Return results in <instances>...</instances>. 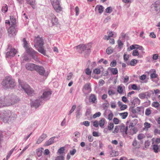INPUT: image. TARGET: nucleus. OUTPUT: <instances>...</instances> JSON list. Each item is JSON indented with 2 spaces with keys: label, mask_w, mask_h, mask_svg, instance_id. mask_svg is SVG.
Returning <instances> with one entry per match:
<instances>
[{
  "label": "nucleus",
  "mask_w": 160,
  "mask_h": 160,
  "mask_svg": "<svg viewBox=\"0 0 160 160\" xmlns=\"http://www.w3.org/2000/svg\"><path fill=\"white\" fill-rule=\"evenodd\" d=\"M52 93L51 91L48 90H45L43 92L42 95L41 96V99H44L48 98Z\"/></svg>",
  "instance_id": "13"
},
{
  "label": "nucleus",
  "mask_w": 160,
  "mask_h": 160,
  "mask_svg": "<svg viewBox=\"0 0 160 160\" xmlns=\"http://www.w3.org/2000/svg\"><path fill=\"white\" fill-rule=\"evenodd\" d=\"M117 92L120 94H122L123 92V89L122 87L118 86L117 88Z\"/></svg>",
  "instance_id": "40"
},
{
  "label": "nucleus",
  "mask_w": 160,
  "mask_h": 160,
  "mask_svg": "<svg viewBox=\"0 0 160 160\" xmlns=\"http://www.w3.org/2000/svg\"><path fill=\"white\" fill-rule=\"evenodd\" d=\"M112 11V9L110 7L107 8L106 9V12L108 13H111Z\"/></svg>",
  "instance_id": "58"
},
{
  "label": "nucleus",
  "mask_w": 160,
  "mask_h": 160,
  "mask_svg": "<svg viewBox=\"0 0 160 160\" xmlns=\"http://www.w3.org/2000/svg\"><path fill=\"white\" fill-rule=\"evenodd\" d=\"M27 3L31 5L32 7L35 4V0H26Z\"/></svg>",
  "instance_id": "29"
},
{
  "label": "nucleus",
  "mask_w": 160,
  "mask_h": 160,
  "mask_svg": "<svg viewBox=\"0 0 160 160\" xmlns=\"http://www.w3.org/2000/svg\"><path fill=\"white\" fill-rule=\"evenodd\" d=\"M105 83L104 81L102 79H100L99 81L98 84L99 86H102Z\"/></svg>",
  "instance_id": "62"
},
{
  "label": "nucleus",
  "mask_w": 160,
  "mask_h": 160,
  "mask_svg": "<svg viewBox=\"0 0 160 160\" xmlns=\"http://www.w3.org/2000/svg\"><path fill=\"white\" fill-rule=\"evenodd\" d=\"M17 117V115L10 111H5L2 114V119L4 123L14 120Z\"/></svg>",
  "instance_id": "4"
},
{
  "label": "nucleus",
  "mask_w": 160,
  "mask_h": 160,
  "mask_svg": "<svg viewBox=\"0 0 160 160\" xmlns=\"http://www.w3.org/2000/svg\"><path fill=\"white\" fill-rule=\"evenodd\" d=\"M36 65L32 63H27L26 64L25 67L26 69L28 70L31 71L35 70L36 68Z\"/></svg>",
  "instance_id": "10"
},
{
  "label": "nucleus",
  "mask_w": 160,
  "mask_h": 160,
  "mask_svg": "<svg viewBox=\"0 0 160 160\" xmlns=\"http://www.w3.org/2000/svg\"><path fill=\"white\" fill-rule=\"evenodd\" d=\"M117 64V62L115 60H113L111 62L110 64V66L111 67H115L116 66Z\"/></svg>",
  "instance_id": "54"
},
{
  "label": "nucleus",
  "mask_w": 160,
  "mask_h": 160,
  "mask_svg": "<svg viewBox=\"0 0 160 160\" xmlns=\"http://www.w3.org/2000/svg\"><path fill=\"white\" fill-rule=\"evenodd\" d=\"M101 71L99 68H96L93 70V72L96 74H98L100 73Z\"/></svg>",
  "instance_id": "38"
},
{
  "label": "nucleus",
  "mask_w": 160,
  "mask_h": 160,
  "mask_svg": "<svg viewBox=\"0 0 160 160\" xmlns=\"http://www.w3.org/2000/svg\"><path fill=\"white\" fill-rule=\"evenodd\" d=\"M145 135L143 133H141L139 134L137 136L138 140L141 141L145 138Z\"/></svg>",
  "instance_id": "26"
},
{
  "label": "nucleus",
  "mask_w": 160,
  "mask_h": 160,
  "mask_svg": "<svg viewBox=\"0 0 160 160\" xmlns=\"http://www.w3.org/2000/svg\"><path fill=\"white\" fill-rule=\"evenodd\" d=\"M55 138V137L51 138L48 141H47L45 144V146H48L54 142V140Z\"/></svg>",
  "instance_id": "18"
},
{
  "label": "nucleus",
  "mask_w": 160,
  "mask_h": 160,
  "mask_svg": "<svg viewBox=\"0 0 160 160\" xmlns=\"http://www.w3.org/2000/svg\"><path fill=\"white\" fill-rule=\"evenodd\" d=\"M119 128L120 132L123 135L128 134V127H126L123 124L119 125Z\"/></svg>",
  "instance_id": "12"
},
{
  "label": "nucleus",
  "mask_w": 160,
  "mask_h": 160,
  "mask_svg": "<svg viewBox=\"0 0 160 160\" xmlns=\"http://www.w3.org/2000/svg\"><path fill=\"white\" fill-rule=\"evenodd\" d=\"M153 72L151 74L150 77L151 78H154L157 77L158 75L156 74V72L155 70H153Z\"/></svg>",
  "instance_id": "28"
},
{
  "label": "nucleus",
  "mask_w": 160,
  "mask_h": 160,
  "mask_svg": "<svg viewBox=\"0 0 160 160\" xmlns=\"http://www.w3.org/2000/svg\"><path fill=\"white\" fill-rule=\"evenodd\" d=\"M108 93L109 96H111L115 94L114 91L112 89H110L108 90Z\"/></svg>",
  "instance_id": "48"
},
{
  "label": "nucleus",
  "mask_w": 160,
  "mask_h": 160,
  "mask_svg": "<svg viewBox=\"0 0 160 160\" xmlns=\"http://www.w3.org/2000/svg\"><path fill=\"white\" fill-rule=\"evenodd\" d=\"M160 106L159 103L158 102H154L152 104V106L157 109Z\"/></svg>",
  "instance_id": "27"
},
{
  "label": "nucleus",
  "mask_w": 160,
  "mask_h": 160,
  "mask_svg": "<svg viewBox=\"0 0 160 160\" xmlns=\"http://www.w3.org/2000/svg\"><path fill=\"white\" fill-rule=\"evenodd\" d=\"M113 117V114L111 111L110 113L108 115V118L109 120H111L112 119Z\"/></svg>",
  "instance_id": "41"
},
{
  "label": "nucleus",
  "mask_w": 160,
  "mask_h": 160,
  "mask_svg": "<svg viewBox=\"0 0 160 160\" xmlns=\"http://www.w3.org/2000/svg\"><path fill=\"white\" fill-rule=\"evenodd\" d=\"M113 51V49L112 48L109 47L106 50V52L108 54H111Z\"/></svg>",
  "instance_id": "30"
},
{
  "label": "nucleus",
  "mask_w": 160,
  "mask_h": 160,
  "mask_svg": "<svg viewBox=\"0 0 160 160\" xmlns=\"http://www.w3.org/2000/svg\"><path fill=\"white\" fill-rule=\"evenodd\" d=\"M153 148L155 152H158L159 148L157 145H154L153 146Z\"/></svg>",
  "instance_id": "37"
},
{
  "label": "nucleus",
  "mask_w": 160,
  "mask_h": 160,
  "mask_svg": "<svg viewBox=\"0 0 160 160\" xmlns=\"http://www.w3.org/2000/svg\"><path fill=\"white\" fill-rule=\"evenodd\" d=\"M36 102H34V103H33L32 105L33 106L35 107L36 108H38L40 105V102L38 101H36Z\"/></svg>",
  "instance_id": "43"
},
{
  "label": "nucleus",
  "mask_w": 160,
  "mask_h": 160,
  "mask_svg": "<svg viewBox=\"0 0 160 160\" xmlns=\"http://www.w3.org/2000/svg\"><path fill=\"white\" fill-rule=\"evenodd\" d=\"M98 125L99 122L97 121L96 120L93 123V125L94 126L97 128L98 126Z\"/></svg>",
  "instance_id": "64"
},
{
  "label": "nucleus",
  "mask_w": 160,
  "mask_h": 160,
  "mask_svg": "<svg viewBox=\"0 0 160 160\" xmlns=\"http://www.w3.org/2000/svg\"><path fill=\"white\" fill-rule=\"evenodd\" d=\"M82 44H80L75 47L77 49V51L80 52H82V51H84V49L82 48Z\"/></svg>",
  "instance_id": "24"
},
{
  "label": "nucleus",
  "mask_w": 160,
  "mask_h": 160,
  "mask_svg": "<svg viewBox=\"0 0 160 160\" xmlns=\"http://www.w3.org/2000/svg\"><path fill=\"white\" fill-rule=\"evenodd\" d=\"M51 4L54 10L57 12L62 11V8L60 4V0H50Z\"/></svg>",
  "instance_id": "7"
},
{
  "label": "nucleus",
  "mask_w": 160,
  "mask_h": 160,
  "mask_svg": "<svg viewBox=\"0 0 160 160\" xmlns=\"http://www.w3.org/2000/svg\"><path fill=\"white\" fill-rule=\"evenodd\" d=\"M84 88L86 90L89 91L90 92L92 91V88L91 87V84L90 83H87L84 86Z\"/></svg>",
  "instance_id": "19"
},
{
  "label": "nucleus",
  "mask_w": 160,
  "mask_h": 160,
  "mask_svg": "<svg viewBox=\"0 0 160 160\" xmlns=\"http://www.w3.org/2000/svg\"><path fill=\"white\" fill-rule=\"evenodd\" d=\"M2 84L5 88H12L15 85L14 80L9 76L5 77L2 82Z\"/></svg>",
  "instance_id": "3"
},
{
  "label": "nucleus",
  "mask_w": 160,
  "mask_h": 160,
  "mask_svg": "<svg viewBox=\"0 0 160 160\" xmlns=\"http://www.w3.org/2000/svg\"><path fill=\"white\" fill-rule=\"evenodd\" d=\"M10 20L11 22V25H13L15 26L16 23V20L15 18H14L13 17H10Z\"/></svg>",
  "instance_id": "31"
},
{
  "label": "nucleus",
  "mask_w": 160,
  "mask_h": 160,
  "mask_svg": "<svg viewBox=\"0 0 160 160\" xmlns=\"http://www.w3.org/2000/svg\"><path fill=\"white\" fill-rule=\"evenodd\" d=\"M129 58V55L127 54L124 53L123 54V58L125 61H127Z\"/></svg>",
  "instance_id": "52"
},
{
  "label": "nucleus",
  "mask_w": 160,
  "mask_h": 160,
  "mask_svg": "<svg viewBox=\"0 0 160 160\" xmlns=\"http://www.w3.org/2000/svg\"><path fill=\"white\" fill-rule=\"evenodd\" d=\"M101 115V113L100 112L96 113L93 116V118H95L97 117H99Z\"/></svg>",
  "instance_id": "42"
},
{
  "label": "nucleus",
  "mask_w": 160,
  "mask_h": 160,
  "mask_svg": "<svg viewBox=\"0 0 160 160\" xmlns=\"http://www.w3.org/2000/svg\"><path fill=\"white\" fill-rule=\"evenodd\" d=\"M75 12H76V16L78 15L79 12V9L78 6H76L75 8Z\"/></svg>",
  "instance_id": "55"
},
{
  "label": "nucleus",
  "mask_w": 160,
  "mask_h": 160,
  "mask_svg": "<svg viewBox=\"0 0 160 160\" xmlns=\"http://www.w3.org/2000/svg\"><path fill=\"white\" fill-rule=\"evenodd\" d=\"M8 8L7 5L5 4L4 6L2 7V12L6 13L8 11Z\"/></svg>",
  "instance_id": "32"
},
{
  "label": "nucleus",
  "mask_w": 160,
  "mask_h": 160,
  "mask_svg": "<svg viewBox=\"0 0 160 160\" xmlns=\"http://www.w3.org/2000/svg\"><path fill=\"white\" fill-rule=\"evenodd\" d=\"M83 124L85 126L88 127L90 125V122L88 121H85L83 122Z\"/></svg>",
  "instance_id": "63"
},
{
  "label": "nucleus",
  "mask_w": 160,
  "mask_h": 160,
  "mask_svg": "<svg viewBox=\"0 0 160 160\" xmlns=\"http://www.w3.org/2000/svg\"><path fill=\"white\" fill-rule=\"evenodd\" d=\"M16 97L11 95H9L4 98H0V107L10 106L19 100Z\"/></svg>",
  "instance_id": "1"
},
{
  "label": "nucleus",
  "mask_w": 160,
  "mask_h": 160,
  "mask_svg": "<svg viewBox=\"0 0 160 160\" xmlns=\"http://www.w3.org/2000/svg\"><path fill=\"white\" fill-rule=\"evenodd\" d=\"M23 41L24 43V47L25 48L27 52L31 55L33 59H34L35 55L38 53V52L34 51L32 48L28 47V43L25 38H23Z\"/></svg>",
  "instance_id": "5"
},
{
  "label": "nucleus",
  "mask_w": 160,
  "mask_h": 160,
  "mask_svg": "<svg viewBox=\"0 0 160 160\" xmlns=\"http://www.w3.org/2000/svg\"><path fill=\"white\" fill-rule=\"evenodd\" d=\"M111 107L112 108H115L116 107V104L115 102H111Z\"/></svg>",
  "instance_id": "53"
},
{
  "label": "nucleus",
  "mask_w": 160,
  "mask_h": 160,
  "mask_svg": "<svg viewBox=\"0 0 160 160\" xmlns=\"http://www.w3.org/2000/svg\"><path fill=\"white\" fill-rule=\"evenodd\" d=\"M154 7L156 11H160V2L159 1H156L154 4Z\"/></svg>",
  "instance_id": "15"
},
{
  "label": "nucleus",
  "mask_w": 160,
  "mask_h": 160,
  "mask_svg": "<svg viewBox=\"0 0 160 160\" xmlns=\"http://www.w3.org/2000/svg\"><path fill=\"white\" fill-rule=\"evenodd\" d=\"M97 99V97L94 94H91L89 97V101L92 103H95V101H96Z\"/></svg>",
  "instance_id": "14"
},
{
  "label": "nucleus",
  "mask_w": 160,
  "mask_h": 160,
  "mask_svg": "<svg viewBox=\"0 0 160 160\" xmlns=\"http://www.w3.org/2000/svg\"><path fill=\"white\" fill-rule=\"evenodd\" d=\"M34 42V46L37 48L38 51L40 53L45 55L46 54V50L44 49L43 46L44 42L43 39L38 36L37 37H35Z\"/></svg>",
  "instance_id": "2"
},
{
  "label": "nucleus",
  "mask_w": 160,
  "mask_h": 160,
  "mask_svg": "<svg viewBox=\"0 0 160 160\" xmlns=\"http://www.w3.org/2000/svg\"><path fill=\"white\" fill-rule=\"evenodd\" d=\"M17 52V51L15 49L11 48L10 49V50L7 52L6 56L7 57H14Z\"/></svg>",
  "instance_id": "11"
},
{
  "label": "nucleus",
  "mask_w": 160,
  "mask_h": 160,
  "mask_svg": "<svg viewBox=\"0 0 160 160\" xmlns=\"http://www.w3.org/2000/svg\"><path fill=\"white\" fill-rule=\"evenodd\" d=\"M132 55L134 56H138L139 55V52L136 50H134L132 53Z\"/></svg>",
  "instance_id": "44"
},
{
  "label": "nucleus",
  "mask_w": 160,
  "mask_h": 160,
  "mask_svg": "<svg viewBox=\"0 0 160 160\" xmlns=\"http://www.w3.org/2000/svg\"><path fill=\"white\" fill-rule=\"evenodd\" d=\"M105 119L103 118L101 119L99 122V125L100 127L102 128H103V126L105 124Z\"/></svg>",
  "instance_id": "22"
},
{
  "label": "nucleus",
  "mask_w": 160,
  "mask_h": 160,
  "mask_svg": "<svg viewBox=\"0 0 160 160\" xmlns=\"http://www.w3.org/2000/svg\"><path fill=\"white\" fill-rule=\"evenodd\" d=\"M155 134H160V130L157 128L155 129L154 131Z\"/></svg>",
  "instance_id": "61"
},
{
  "label": "nucleus",
  "mask_w": 160,
  "mask_h": 160,
  "mask_svg": "<svg viewBox=\"0 0 160 160\" xmlns=\"http://www.w3.org/2000/svg\"><path fill=\"white\" fill-rule=\"evenodd\" d=\"M137 63V60L135 59L131 60L130 63V65L132 66H135Z\"/></svg>",
  "instance_id": "36"
},
{
  "label": "nucleus",
  "mask_w": 160,
  "mask_h": 160,
  "mask_svg": "<svg viewBox=\"0 0 160 160\" xmlns=\"http://www.w3.org/2000/svg\"><path fill=\"white\" fill-rule=\"evenodd\" d=\"M118 103L121 110H124L126 109L128 107L126 105L123 104L120 101H118Z\"/></svg>",
  "instance_id": "16"
},
{
  "label": "nucleus",
  "mask_w": 160,
  "mask_h": 160,
  "mask_svg": "<svg viewBox=\"0 0 160 160\" xmlns=\"http://www.w3.org/2000/svg\"><path fill=\"white\" fill-rule=\"evenodd\" d=\"M52 19L51 20V22L52 24L54 25H57L58 23V19L53 14L52 15Z\"/></svg>",
  "instance_id": "21"
},
{
  "label": "nucleus",
  "mask_w": 160,
  "mask_h": 160,
  "mask_svg": "<svg viewBox=\"0 0 160 160\" xmlns=\"http://www.w3.org/2000/svg\"><path fill=\"white\" fill-rule=\"evenodd\" d=\"M64 157L62 156H58L56 158L55 160H64Z\"/></svg>",
  "instance_id": "50"
},
{
  "label": "nucleus",
  "mask_w": 160,
  "mask_h": 160,
  "mask_svg": "<svg viewBox=\"0 0 160 160\" xmlns=\"http://www.w3.org/2000/svg\"><path fill=\"white\" fill-rule=\"evenodd\" d=\"M76 152V150L75 149H73L72 150L70 151V154L71 155L73 156V155Z\"/></svg>",
  "instance_id": "56"
},
{
  "label": "nucleus",
  "mask_w": 160,
  "mask_h": 160,
  "mask_svg": "<svg viewBox=\"0 0 160 160\" xmlns=\"http://www.w3.org/2000/svg\"><path fill=\"white\" fill-rule=\"evenodd\" d=\"M119 114L121 116L122 119H125L128 116V113L127 112H126L123 113H120Z\"/></svg>",
  "instance_id": "25"
},
{
  "label": "nucleus",
  "mask_w": 160,
  "mask_h": 160,
  "mask_svg": "<svg viewBox=\"0 0 160 160\" xmlns=\"http://www.w3.org/2000/svg\"><path fill=\"white\" fill-rule=\"evenodd\" d=\"M103 7L102 6H100L98 7V11L100 13H102L103 11Z\"/></svg>",
  "instance_id": "45"
},
{
  "label": "nucleus",
  "mask_w": 160,
  "mask_h": 160,
  "mask_svg": "<svg viewBox=\"0 0 160 160\" xmlns=\"http://www.w3.org/2000/svg\"><path fill=\"white\" fill-rule=\"evenodd\" d=\"M119 129V126H116L113 132L115 133H118Z\"/></svg>",
  "instance_id": "46"
},
{
  "label": "nucleus",
  "mask_w": 160,
  "mask_h": 160,
  "mask_svg": "<svg viewBox=\"0 0 160 160\" xmlns=\"http://www.w3.org/2000/svg\"><path fill=\"white\" fill-rule=\"evenodd\" d=\"M144 127L143 128V130L145 131H148V129L151 127V124L150 123L146 122L144 124Z\"/></svg>",
  "instance_id": "20"
},
{
  "label": "nucleus",
  "mask_w": 160,
  "mask_h": 160,
  "mask_svg": "<svg viewBox=\"0 0 160 160\" xmlns=\"http://www.w3.org/2000/svg\"><path fill=\"white\" fill-rule=\"evenodd\" d=\"M76 106L75 105H73L72 108L71 110L70 111L69 114H70L74 111L75 110V108H76Z\"/></svg>",
  "instance_id": "49"
},
{
  "label": "nucleus",
  "mask_w": 160,
  "mask_h": 160,
  "mask_svg": "<svg viewBox=\"0 0 160 160\" xmlns=\"http://www.w3.org/2000/svg\"><path fill=\"white\" fill-rule=\"evenodd\" d=\"M111 72L114 74H116L118 72V69L117 68H111L110 69Z\"/></svg>",
  "instance_id": "33"
},
{
  "label": "nucleus",
  "mask_w": 160,
  "mask_h": 160,
  "mask_svg": "<svg viewBox=\"0 0 160 160\" xmlns=\"http://www.w3.org/2000/svg\"><path fill=\"white\" fill-rule=\"evenodd\" d=\"M35 71L39 73L41 75L43 76L44 75L45 76H47L48 75V74L47 75L45 74V71L43 67L42 66H39L37 65V66H36V68L35 69Z\"/></svg>",
  "instance_id": "9"
},
{
  "label": "nucleus",
  "mask_w": 160,
  "mask_h": 160,
  "mask_svg": "<svg viewBox=\"0 0 160 160\" xmlns=\"http://www.w3.org/2000/svg\"><path fill=\"white\" fill-rule=\"evenodd\" d=\"M137 123V120L136 119H134L133 120H132L131 122H130L129 125V128H130L131 127H134Z\"/></svg>",
  "instance_id": "23"
},
{
  "label": "nucleus",
  "mask_w": 160,
  "mask_h": 160,
  "mask_svg": "<svg viewBox=\"0 0 160 160\" xmlns=\"http://www.w3.org/2000/svg\"><path fill=\"white\" fill-rule=\"evenodd\" d=\"M8 35L10 37H12L16 35V31L15 28V26L11 25L8 30Z\"/></svg>",
  "instance_id": "8"
},
{
  "label": "nucleus",
  "mask_w": 160,
  "mask_h": 160,
  "mask_svg": "<svg viewBox=\"0 0 160 160\" xmlns=\"http://www.w3.org/2000/svg\"><path fill=\"white\" fill-rule=\"evenodd\" d=\"M114 125L112 123H110L109 124L108 128L109 130H112L114 128Z\"/></svg>",
  "instance_id": "34"
},
{
  "label": "nucleus",
  "mask_w": 160,
  "mask_h": 160,
  "mask_svg": "<svg viewBox=\"0 0 160 160\" xmlns=\"http://www.w3.org/2000/svg\"><path fill=\"white\" fill-rule=\"evenodd\" d=\"M132 130L133 131V132L131 133V134H134L136 133L138 131L137 128L135 127H134L132 129Z\"/></svg>",
  "instance_id": "60"
},
{
  "label": "nucleus",
  "mask_w": 160,
  "mask_h": 160,
  "mask_svg": "<svg viewBox=\"0 0 160 160\" xmlns=\"http://www.w3.org/2000/svg\"><path fill=\"white\" fill-rule=\"evenodd\" d=\"M82 48H83L84 49V51H86V52H88L91 48V46L90 44H88L87 45L82 44Z\"/></svg>",
  "instance_id": "17"
},
{
  "label": "nucleus",
  "mask_w": 160,
  "mask_h": 160,
  "mask_svg": "<svg viewBox=\"0 0 160 160\" xmlns=\"http://www.w3.org/2000/svg\"><path fill=\"white\" fill-rule=\"evenodd\" d=\"M85 73L88 75H90L91 73V71L88 68H87L85 70Z\"/></svg>",
  "instance_id": "51"
},
{
  "label": "nucleus",
  "mask_w": 160,
  "mask_h": 160,
  "mask_svg": "<svg viewBox=\"0 0 160 160\" xmlns=\"http://www.w3.org/2000/svg\"><path fill=\"white\" fill-rule=\"evenodd\" d=\"M151 113V110L149 108L146 109L145 111V114L147 116H149Z\"/></svg>",
  "instance_id": "39"
},
{
  "label": "nucleus",
  "mask_w": 160,
  "mask_h": 160,
  "mask_svg": "<svg viewBox=\"0 0 160 160\" xmlns=\"http://www.w3.org/2000/svg\"><path fill=\"white\" fill-rule=\"evenodd\" d=\"M18 82L19 85L28 95H32L34 93V90L28 84L22 85L21 81L20 80H18Z\"/></svg>",
  "instance_id": "6"
},
{
  "label": "nucleus",
  "mask_w": 160,
  "mask_h": 160,
  "mask_svg": "<svg viewBox=\"0 0 160 160\" xmlns=\"http://www.w3.org/2000/svg\"><path fill=\"white\" fill-rule=\"evenodd\" d=\"M65 150V148L64 147L60 148L58 150V152L60 154H62L64 153Z\"/></svg>",
  "instance_id": "35"
},
{
  "label": "nucleus",
  "mask_w": 160,
  "mask_h": 160,
  "mask_svg": "<svg viewBox=\"0 0 160 160\" xmlns=\"http://www.w3.org/2000/svg\"><path fill=\"white\" fill-rule=\"evenodd\" d=\"M37 155L39 157H40L42 155V151L39 149L37 152Z\"/></svg>",
  "instance_id": "57"
},
{
  "label": "nucleus",
  "mask_w": 160,
  "mask_h": 160,
  "mask_svg": "<svg viewBox=\"0 0 160 160\" xmlns=\"http://www.w3.org/2000/svg\"><path fill=\"white\" fill-rule=\"evenodd\" d=\"M118 46L120 48H121L122 47L123 44L121 40L118 41Z\"/></svg>",
  "instance_id": "47"
},
{
  "label": "nucleus",
  "mask_w": 160,
  "mask_h": 160,
  "mask_svg": "<svg viewBox=\"0 0 160 160\" xmlns=\"http://www.w3.org/2000/svg\"><path fill=\"white\" fill-rule=\"evenodd\" d=\"M114 123L116 124H117L119 123V120L118 118H115L113 119Z\"/></svg>",
  "instance_id": "59"
}]
</instances>
